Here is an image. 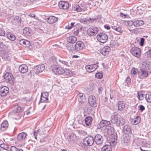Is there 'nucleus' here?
<instances>
[{
  "mask_svg": "<svg viewBox=\"0 0 151 151\" xmlns=\"http://www.w3.org/2000/svg\"><path fill=\"white\" fill-rule=\"evenodd\" d=\"M97 38L99 42L104 43L106 42L108 39L107 35L104 33H100L97 35Z\"/></svg>",
  "mask_w": 151,
  "mask_h": 151,
  "instance_id": "nucleus-5",
  "label": "nucleus"
},
{
  "mask_svg": "<svg viewBox=\"0 0 151 151\" xmlns=\"http://www.w3.org/2000/svg\"><path fill=\"white\" fill-rule=\"evenodd\" d=\"M1 56L2 59L4 60L8 59V54L6 52H5L3 51H2V50H1Z\"/></svg>",
  "mask_w": 151,
  "mask_h": 151,
  "instance_id": "nucleus-43",
  "label": "nucleus"
},
{
  "mask_svg": "<svg viewBox=\"0 0 151 151\" xmlns=\"http://www.w3.org/2000/svg\"><path fill=\"white\" fill-rule=\"evenodd\" d=\"M19 70L20 73H24L28 71V68L27 65L25 64H22L19 66Z\"/></svg>",
  "mask_w": 151,
  "mask_h": 151,
  "instance_id": "nucleus-19",
  "label": "nucleus"
},
{
  "mask_svg": "<svg viewBox=\"0 0 151 151\" xmlns=\"http://www.w3.org/2000/svg\"><path fill=\"white\" fill-rule=\"evenodd\" d=\"M129 141L127 138H124L122 140V143L124 144H128L129 143Z\"/></svg>",
  "mask_w": 151,
  "mask_h": 151,
  "instance_id": "nucleus-61",
  "label": "nucleus"
},
{
  "mask_svg": "<svg viewBox=\"0 0 151 151\" xmlns=\"http://www.w3.org/2000/svg\"><path fill=\"white\" fill-rule=\"evenodd\" d=\"M122 130L123 132L126 134H131L132 133L131 127L130 125H125L123 129Z\"/></svg>",
  "mask_w": 151,
  "mask_h": 151,
  "instance_id": "nucleus-20",
  "label": "nucleus"
},
{
  "mask_svg": "<svg viewBox=\"0 0 151 151\" xmlns=\"http://www.w3.org/2000/svg\"><path fill=\"white\" fill-rule=\"evenodd\" d=\"M78 97V100L79 102L81 103H83L86 101V99L84 94L81 93H79L77 95Z\"/></svg>",
  "mask_w": 151,
  "mask_h": 151,
  "instance_id": "nucleus-26",
  "label": "nucleus"
},
{
  "mask_svg": "<svg viewBox=\"0 0 151 151\" xmlns=\"http://www.w3.org/2000/svg\"><path fill=\"white\" fill-rule=\"evenodd\" d=\"M74 10H75L76 11L80 12L82 11V9L78 5H76L74 7Z\"/></svg>",
  "mask_w": 151,
  "mask_h": 151,
  "instance_id": "nucleus-53",
  "label": "nucleus"
},
{
  "mask_svg": "<svg viewBox=\"0 0 151 151\" xmlns=\"http://www.w3.org/2000/svg\"><path fill=\"white\" fill-rule=\"evenodd\" d=\"M110 48L108 46H106L101 50L100 52L104 56L108 55L110 50Z\"/></svg>",
  "mask_w": 151,
  "mask_h": 151,
  "instance_id": "nucleus-13",
  "label": "nucleus"
},
{
  "mask_svg": "<svg viewBox=\"0 0 151 151\" xmlns=\"http://www.w3.org/2000/svg\"><path fill=\"white\" fill-rule=\"evenodd\" d=\"M85 123L87 126H89L91 125L92 121V119L90 116L86 117L84 119Z\"/></svg>",
  "mask_w": 151,
  "mask_h": 151,
  "instance_id": "nucleus-32",
  "label": "nucleus"
},
{
  "mask_svg": "<svg viewBox=\"0 0 151 151\" xmlns=\"http://www.w3.org/2000/svg\"><path fill=\"white\" fill-rule=\"evenodd\" d=\"M138 70L135 68H134L132 69L131 71V76L134 77L137 74V73H138Z\"/></svg>",
  "mask_w": 151,
  "mask_h": 151,
  "instance_id": "nucleus-44",
  "label": "nucleus"
},
{
  "mask_svg": "<svg viewBox=\"0 0 151 151\" xmlns=\"http://www.w3.org/2000/svg\"><path fill=\"white\" fill-rule=\"evenodd\" d=\"M40 131L39 130L36 131L34 132V136L35 138L37 139V135L40 134Z\"/></svg>",
  "mask_w": 151,
  "mask_h": 151,
  "instance_id": "nucleus-56",
  "label": "nucleus"
},
{
  "mask_svg": "<svg viewBox=\"0 0 151 151\" xmlns=\"http://www.w3.org/2000/svg\"><path fill=\"white\" fill-rule=\"evenodd\" d=\"M138 99L140 100H142L143 99V96L142 94L141 93H138Z\"/></svg>",
  "mask_w": 151,
  "mask_h": 151,
  "instance_id": "nucleus-55",
  "label": "nucleus"
},
{
  "mask_svg": "<svg viewBox=\"0 0 151 151\" xmlns=\"http://www.w3.org/2000/svg\"><path fill=\"white\" fill-rule=\"evenodd\" d=\"M8 149L9 147L7 145L1 144V151L4 150L8 151Z\"/></svg>",
  "mask_w": 151,
  "mask_h": 151,
  "instance_id": "nucleus-47",
  "label": "nucleus"
},
{
  "mask_svg": "<svg viewBox=\"0 0 151 151\" xmlns=\"http://www.w3.org/2000/svg\"><path fill=\"white\" fill-rule=\"evenodd\" d=\"M84 46L83 42L81 41L77 42L75 45V50L79 51L82 50Z\"/></svg>",
  "mask_w": 151,
  "mask_h": 151,
  "instance_id": "nucleus-15",
  "label": "nucleus"
},
{
  "mask_svg": "<svg viewBox=\"0 0 151 151\" xmlns=\"http://www.w3.org/2000/svg\"><path fill=\"white\" fill-rule=\"evenodd\" d=\"M139 109L141 111H142L145 110V108L144 106L142 105H140L139 106Z\"/></svg>",
  "mask_w": 151,
  "mask_h": 151,
  "instance_id": "nucleus-64",
  "label": "nucleus"
},
{
  "mask_svg": "<svg viewBox=\"0 0 151 151\" xmlns=\"http://www.w3.org/2000/svg\"><path fill=\"white\" fill-rule=\"evenodd\" d=\"M94 139L97 145H100L103 142V138L100 134H97L95 136Z\"/></svg>",
  "mask_w": 151,
  "mask_h": 151,
  "instance_id": "nucleus-17",
  "label": "nucleus"
},
{
  "mask_svg": "<svg viewBox=\"0 0 151 151\" xmlns=\"http://www.w3.org/2000/svg\"><path fill=\"white\" fill-rule=\"evenodd\" d=\"M110 144V145L112 147L114 146L116 144V139L114 137H113L112 136H111V137L109 139Z\"/></svg>",
  "mask_w": 151,
  "mask_h": 151,
  "instance_id": "nucleus-34",
  "label": "nucleus"
},
{
  "mask_svg": "<svg viewBox=\"0 0 151 151\" xmlns=\"http://www.w3.org/2000/svg\"><path fill=\"white\" fill-rule=\"evenodd\" d=\"M151 73L149 70L140 68L138 72V78L141 79L145 78L148 76L149 74Z\"/></svg>",
  "mask_w": 151,
  "mask_h": 151,
  "instance_id": "nucleus-1",
  "label": "nucleus"
},
{
  "mask_svg": "<svg viewBox=\"0 0 151 151\" xmlns=\"http://www.w3.org/2000/svg\"><path fill=\"white\" fill-rule=\"evenodd\" d=\"M8 122L6 120L3 121L1 126V129L3 131L6 130L8 128Z\"/></svg>",
  "mask_w": 151,
  "mask_h": 151,
  "instance_id": "nucleus-29",
  "label": "nucleus"
},
{
  "mask_svg": "<svg viewBox=\"0 0 151 151\" xmlns=\"http://www.w3.org/2000/svg\"><path fill=\"white\" fill-rule=\"evenodd\" d=\"M56 59L54 56H52L50 57L49 59V61L50 62V64H52L53 66L56 65V64L57 63Z\"/></svg>",
  "mask_w": 151,
  "mask_h": 151,
  "instance_id": "nucleus-36",
  "label": "nucleus"
},
{
  "mask_svg": "<svg viewBox=\"0 0 151 151\" xmlns=\"http://www.w3.org/2000/svg\"><path fill=\"white\" fill-rule=\"evenodd\" d=\"M7 82L11 84L14 83V78L13 75L10 73H6L3 76Z\"/></svg>",
  "mask_w": 151,
  "mask_h": 151,
  "instance_id": "nucleus-3",
  "label": "nucleus"
},
{
  "mask_svg": "<svg viewBox=\"0 0 151 151\" xmlns=\"http://www.w3.org/2000/svg\"><path fill=\"white\" fill-rule=\"evenodd\" d=\"M80 21L81 22H85L86 23H88V19L85 18L81 19Z\"/></svg>",
  "mask_w": 151,
  "mask_h": 151,
  "instance_id": "nucleus-63",
  "label": "nucleus"
},
{
  "mask_svg": "<svg viewBox=\"0 0 151 151\" xmlns=\"http://www.w3.org/2000/svg\"><path fill=\"white\" fill-rule=\"evenodd\" d=\"M48 23L52 24L58 20V18L54 16H50L47 18Z\"/></svg>",
  "mask_w": 151,
  "mask_h": 151,
  "instance_id": "nucleus-23",
  "label": "nucleus"
},
{
  "mask_svg": "<svg viewBox=\"0 0 151 151\" xmlns=\"http://www.w3.org/2000/svg\"><path fill=\"white\" fill-rule=\"evenodd\" d=\"M58 61L62 64L65 66L68 67L70 66L73 63V61H72L69 62V60H68V61H65V59L62 58L59 59Z\"/></svg>",
  "mask_w": 151,
  "mask_h": 151,
  "instance_id": "nucleus-21",
  "label": "nucleus"
},
{
  "mask_svg": "<svg viewBox=\"0 0 151 151\" xmlns=\"http://www.w3.org/2000/svg\"><path fill=\"white\" fill-rule=\"evenodd\" d=\"M145 99L147 102H151V95L150 94H146L145 96Z\"/></svg>",
  "mask_w": 151,
  "mask_h": 151,
  "instance_id": "nucleus-50",
  "label": "nucleus"
},
{
  "mask_svg": "<svg viewBox=\"0 0 151 151\" xmlns=\"http://www.w3.org/2000/svg\"><path fill=\"white\" fill-rule=\"evenodd\" d=\"M118 116L116 115H115L111 117V121L112 123L115 124L118 121Z\"/></svg>",
  "mask_w": 151,
  "mask_h": 151,
  "instance_id": "nucleus-41",
  "label": "nucleus"
},
{
  "mask_svg": "<svg viewBox=\"0 0 151 151\" xmlns=\"http://www.w3.org/2000/svg\"><path fill=\"white\" fill-rule=\"evenodd\" d=\"M65 73L66 75L70 74L71 71L69 69H65L64 70Z\"/></svg>",
  "mask_w": 151,
  "mask_h": 151,
  "instance_id": "nucleus-59",
  "label": "nucleus"
},
{
  "mask_svg": "<svg viewBox=\"0 0 151 151\" xmlns=\"http://www.w3.org/2000/svg\"><path fill=\"white\" fill-rule=\"evenodd\" d=\"M23 32L25 35L29 36L31 34V31L29 27H26L23 29Z\"/></svg>",
  "mask_w": 151,
  "mask_h": 151,
  "instance_id": "nucleus-40",
  "label": "nucleus"
},
{
  "mask_svg": "<svg viewBox=\"0 0 151 151\" xmlns=\"http://www.w3.org/2000/svg\"><path fill=\"white\" fill-rule=\"evenodd\" d=\"M142 69H144L145 70H149L150 73H151V63L150 62L145 61L142 63Z\"/></svg>",
  "mask_w": 151,
  "mask_h": 151,
  "instance_id": "nucleus-10",
  "label": "nucleus"
},
{
  "mask_svg": "<svg viewBox=\"0 0 151 151\" xmlns=\"http://www.w3.org/2000/svg\"><path fill=\"white\" fill-rule=\"evenodd\" d=\"M119 124L121 125H123L125 123V120L122 118H120L119 119Z\"/></svg>",
  "mask_w": 151,
  "mask_h": 151,
  "instance_id": "nucleus-52",
  "label": "nucleus"
},
{
  "mask_svg": "<svg viewBox=\"0 0 151 151\" xmlns=\"http://www.w3.org/2000/svg\"><path fill=\"white\" fill-rule=\"evenodd\" d=\"M20 44L25 47H27L30 45V42L29 41L24 39H22L19 41Z\"/></svg>",
  "mask_w": 151,
  "mask_h": 151,
  "instance_id": "nucleus-25",
  "label": "nucleus"
},
{
  "mask_svg": "<svg viewBox=\"0 0 151 151\" xmlns=\"http://www.w3.org/2000/svg\"><path fill=\"white\" fill-rule=\"evenodd\" d=\"M124 23L126 25L128 26H132L134 25V22L132 21H126L124 22Z\"/></svg>",
  "mask_w": 151,
  "mask_h": 151,
  "instance_id": "nucleus-49",
  "label": "nucleus"
},
{
  "mask_svg": "<svg viewBox=\"0 0 151 151\" xmlns=\"http://www.w3.org/2000/svg\"><path fill=\"white\" fill-rule=\"evenodd\" d=\"M44 42L41 41V40L37 42H35V44L37 48H39L42 46L44 44Z\"/></svg>",
  "mask_w": 151,
  "mask_h": 151,
  "instance_id": "nucleus-45",
  "label": "nucleus"
},
{
  "mask_svg": "<svg viewBox=\"0 0 151 151\" xmlns=\"http://www.w3.org/2000/svg\"><path fill=\"white\" fill-rule=\"evenodd\" d=\"M59 6L60 9H66L69 7V4L66 1H60L59 2Z\"/></svg>",
  "mask_w": 151,
  "mask_h": 151,
  "instance_id": "nucleus-14",
  "label": "nucleus"
},
{
  "mask_svg": "<svg viewBox=\"0 0 151 151\" xmlns=\"http://www.w3.org/2000/svg\"><path fill=\"white\" fill-rule=\"evenodd\" d=\"M99 31L97 27H92L89 28L87 31V33L89 36H95L96 35Z\"/></svg>",
  "mask_w": 151,
  "mask_h": 151,
  "instance_id": "nucleus-8",
  "label": "nucleus"
},
{
  "mask_svg": "<svg viewBox=\"0 0 151 151\" xmlns=\"http://www.w3.org/2000/svg\"><path fill=\"white\" fill-rule=\"evenodd\" d=\"M50 145H43L40 146V150L44 151L50 150Z\"/></svg>",
  "mask_w": 151,
  "mask_h": 151,
  "instance_id": "nucleus-38",
  "label": "nucleus"
},
{
  "mask_svg": "<svg viewBox=\"0 0 151 151\" xmlns=\"http://www.w3.org/2000/svg\"><path fill=\"white\" fill-rule=\"evenodd\" d=\"M125 106V103L123 101H119L117 103V106L118 110L119 111H122L123 109Z\"/></svg>",
  "mask_w": 151,
  "mask_h": 151,
  "instance_id": "nucleus-28",
  "label": "nucleus"
},
{
  "mask_svg": "<svg viewBox=\"0 0 151 151\" xmlns=\"http://www.w3.org/2000/svg\"><path fill=\"white\" fill-rule=\"evenodd\" d=\"M74 23L73 22H71L70 24V26L68 25L65 27V28L66 29H71L72 27H74Z\"/></svg>",
  "mask_w": 151,
  "mask_h": 151,
  "instance_id": "nucleus-57",
  "label": "nucleus"
},
{
  "mask_svg": "<svg viewBox=\"0 0 151 151\" xmlns=\"http://www.w3.org/2000/svg\"><path fill=\"white\" fill-rule=\"evenodd\" d=\"M26 136V134L25 132H23L18 134L17 138L19 141H22L25 139Z\"/></svg>",
  "mask_w": 151,
  "mask_h": 151,
  "instance_id": "nucleus-27",
  "label": "nucleus"
},
{
  "mask_svg": "<svg viewBox=\"0 0 151 151\" xmlns=\"http://www.w3.org/2000/svg\"><path fill=\"white\" fill-rule=\"evenodd\" d=\"M6 35L7 38L11 41H14L16 39L15 36L11 32H7Z\"/></svg>",
  "mask_w": 151,
  "mask_h": 151,
  "instance_id": "nucleus-35",
  "label": "nucleus"
},
{
  "mask_svg": "<svg viewBox=\"0 0 151 151\" xmlns=\"http://www.w3.org/2000/svg\"><path fill=\"white\" fill-rule=\"evenodd\" d=\"M48 142V139L47 137H45L44 138L41 139L40 141V142L41 143H44L45 142Z\"/></svg>",
  "mask_w": 151,
  "mask_h": 151,
  "instance_id": "nucleus-54",
  "label": "nucleus"
},
{
  "mask_svg": "<svg viewBox=\"0 0 151 151\" xmlns=\"http://www.w3.org/2000/svg\"><path fill=\"white\" fill-rule=\"evenodd\" d=\"M95 77L97 78L101 79L103 77V75L102 73H97L96 74Z\"/></svg>",
  "mask_w": 151,
  "mask_h": 151,
  "instance_id": "nucleus-51",
  "label": "nucleus"
},
{
  "mask_svg": "<svg viewBox=\"0 0 151 151\" xmlns=\"http://www.w3.org/2000/svg\"><path fill=\"white\" fill-rule=\"evenodd\" d=\"M110 124V123L109 121L103 120L100 122L99 125L101 127H103L106 126H109L108 125Z\"/></svg>",
  "mask_w": 151,
  "mask_h": 151,
  "instance_id": "nucleus-30",
  "label": "nucleus"
},
{
  "mask_svg": "<svg viewBox=\"0 0 151 151\" xmlns=\"http://www.w3.org/2000/svg\"><path fill=\"white\" fill-rule=\"evenodd\" d=\"M140 117L139 116H137L135 119H132L131 122L132 124L137 125L140 122Z\"/></svg>",
  "mask_w": 151,
  "mask_h": 151,
  "instance_id": "nucleus-33",
  "label": "nucleus"
},
{
  "mask_svg": "<svg viewBox=\"0 0 151 151\" xmlns=\"http://www.w3.org/2000/svg\"><path fill=\"white\" fill-rule=\"evenodd\" d=\"M9 88L6 86L1 87V96H5L8 93Z\"/></svg>",
  "mask_w": 151,
  "mask_h": 151,
  "instance_id": "nucleus-22",
  "label": "nucleus"
},
{
  "mask_svg": "<svg viewBox=\"0 0 151 151\" xmlns=\"http://www.w3.org/2000/svg\"><path fill=\"white\" fill-rule=\"evenodd\" d=\"M144 41L145 39L144 38H142L140 39V44L141 46H143V45L144 43Z\"/></svg>",
  "mask_w": 151,
  "mask_h": 151,
  "instance_id": "nucleus-62",
  "label": "nucleus"
},
{
  "mask_svg": "<svg viewBox=\"0 0 151 151\" xmlns=\"http://www.w3.org/2000/svg\"><path fill=\"white\" fill-rule=\"evenodd\" d=\"M94 142V138L91 137H86L83 140L84 144L89 146L92 145Z\"/></svg>",
  "mask_w": 151,
  "mask_h": 151,
  "instance_id": "nucleus-11",
  "label": "nucleus"
},
{
  "mask_svg": "<svg viewBox=\"0 0 151 151\" xmlns=\"http://www.w3.org/2000/svg\"><path fill=\"white\" fill-rule=\"evenodd\" d=\"M10 149L11 151H19L17 148L15 146H11Z\"/></svg>",
  "mask_w": 151,
  "mask_h": 151,
  "instance_id": "nucleus-60",
  "label": "nucleus"
},
{
  "mask_svg": "<svg viewBox=\"0 0 151 151\" xmlns=\"http://www.w3.org/2000/svg\"><path fill=\"white\" fill-rule=\"evenodd\" d=\"M52 70L56 74L62 75L65 73L64 70L63 68L56 65L52 66Z\"/></svg>",
  "mask_w": 151,
  "mask_h": 151,
  "instance_id": "nucleus-6",
  "label": "nucleus"
},
{
  "mask_svg": "<svg viewBox=\"0 0 151 151\" xmlns=\"http://www.w3.org/2000/svg\"><path fill=\"white\" fill-rule=\"evenodd\" d=\"M147 56L149 58H151V48L149 49L147 52Z\"/></svg>",
  "mask_w": 151,
  "mask_h": 151,
  "instance_id": "nucleus-58",
  "label": "nucleus"
},
{
  "mask_svg": "<svg viewBox=\"0 0 151 151\" xmlns=\"http://www.w3.org/2000/svg\"><path fill=\"white\" fill-rule=\"evenodd\" d=\"M67 139L69 143H73L77 140V136L73 133H70L68 134Z\"/></svg>",
  "mask_w": 151,
  "mask_h": 151,
  "instance_id": "nucleus-9",
  "label": "nucleus"
},
{
  "mask_svg": "<svg viewBox=\"0 0 151 151\" xmlns=\"http://www.w3.org/2000/svg\"><path fill=\"white\" fill-rule=\"evenodd\" d=\"M112 28L115 30L120 33H122L123 32L122 29L120 27H116L115 26H112Z\"/></svg>",
  "mask_w": 151,
  "mask_h": 151,
  "instance_id": "nucleus-46",
  "label": "nucleus"
},
{
  "mask_svg": "<svg viewBox=\"0 0 151 151\" xmlns=\"http://www.w3.org/2000/svg\"><path fill=\"white\" fill-rule=\"evenodd\" d=\"M21 19L18 16L14 17L12 19V22L15 25H19L21 23Z\"/></svg>",
  "mask_w": 151,
  "mask_h": 151,
  "instance_id": "nucleus-16",
  "label": "nucleus"
},
{
  "mask_svg": "<svg viewBox=\"0 0 151 151\" xmlns=\"http://www.w3.org/2000/svg\"><path fill=\"white\" fill-rule=\"evenodd\" d=\"M77 40V38L74 36H71L67 38L68 42L70 44L75 43Z\"/></svg>",
  "mask_w": 151,
  "mask_h": 151,
  "instance_id": "nucleus-31",
  "label": "nucleus"
},
{
  "mask_svg": "<svg viewBox=\"0 0 151 151\" xmlns=\"http://www.w3.org/2000/svg\"><path fill=\"white\" fill-rule=\"evenodd\" d=\"M130 52L133 56L139 58L141 55V50L138 47H134L132 48Z\"/></svg>",
  "mask_w": 151,
  "mask_h": 151,
  "instance_id": "nucleus-4",
  "label": "nucleus"
},
{
  "mask_svg": "<svg viewBox=\"0 0 151 151\" xmlns=\"http://www.w3.org/2000/svg\"><path fill=\"white\" fill-rule=\"evenodd\" d=\"M98 67V63H96L95 64L87 65L85 66V68L88 72L91 73L95 71Z\"/></svg>",
  "mask_w": 151,
  "mask_h": 151,
  "instance_id": "nucleus-7",
  "label": "nucleus"
},
{
  "mask_svg": "<svg viewBox=\"0 0 151 151\" xmlns=\"http://www.w3.org/2000/svg\"><path fill=\"white\" fill-rule=\"evenodd\" d=\"M45 69V65L43 64L35 66L32 71L30 72L31 74L34 72L37 75L42 73Z\"/></svg>",
  "mask_w": 151,
  "mask_h": 151,
  "instance_id": "nucleus-2",
  "label": "nucleus"
},
{
  "mask_svg": "<svg viewBox=\"0 0 151 151\" xmlns=\"http://www.w3.org/2000/svg\"><path fill=\"white\" fill-rule=\"evenodd\" d=\"M105 131L109 135H111L114 133V128L110 126H106L105 128Z\"/></svg>",
  "mask_w": 151,
  "mask_h": 151,
  "instance_id": "nucleus-24",
  "label": "nucleus"
},
{
  "mask_svg": "<svg viewBox=\"0 0 151 151\" xmlns=\"http://www.w3.org/2000/svg\"><path fill=\"white\" fill-rule=\"evenodd\" d=\"M67 49L70 51L72 52H74L75 50V48H74V45L72 44L69 43L67 45Z\"/></svg>",
  "mask_w": 151,
  "mask_h": 151,
  "instance_id": "nucleus-42",
  "label": "nucleus"
},
{
  "mask_svg": "<svg viewBox=\"0 0 151 151\" xmlns=\"http://www.w3.org/2000/svg\"><path fill=\"white\" fill-rule=\"evenodd\" d=\"M112 148L111 146L108 145H105L101 148V151H112Z\"/></svg>",
  "mask_w": 151,
  "mask_h": 151,
  "instance_id": "nucleus-37",
  "label": "nucleus"
},
{
  "mask_svg": "<svg viewBox=\"0 0 151 151\" xmlns=\"http://www.w3.org/2000/svg\"><path fill=\"white\" fill-rule=\"evenodd\" d=\"M88 101L89 104L91 106L95 107L97 106L96 97L95 96L92 95L90 96L88 98Z\"/></svg>",
  "mask_w": 151,
  "mask_h": 151,
  "instance_id": "nucleus-12",
  "label": "nucleus"
},
{
  "mask_svg": "<svg viewBox=\"0 0 151 151\" xmlns=\"http://www.w3.org/2000/svg\"><path fill=\"white\" fill-rule=\"evenodd\" d=\"M48 93L46 92H43L41 93L40 101L42 102H47L48 100Z\"/></svg>",
  "mask_w": 151,
  "mask_h": 151,
  "instance_id": "nucleus-18",
  "label": "nucleus"
},
{
  "mask_svg": "<svg viewBox=\"0 0 151 151\" xmlns=\"http://www.w3.org/2000/svg\"><path fill=\"white\" fill-rule=\"evenodd\" d=\"M14 110L16 112L19 113L21 112L23 110L20 106L17 105L15 107Z\"/></svg>",
  "mask_w": 151,
  "mask_h": 151,
  "instance_id": "nucleus-48",
  "label": "nucleus"
},
{
  "mask_svg": "<svg viewBox=\"0 0 151 151\" xmlns=\"http://www.w3.org/2000/svg\"><path fill=\"white\" fill-rule=\"evenodd\" d=\"M144 22L142 20H137L134 22V25L135 27H138L143 24Z\"/></svg>",
  "mask_w": 151,
  "mask_h": 151,
  "instance_id": "nucleus-39",
  "label": "nucleus"
}]
</instances>
